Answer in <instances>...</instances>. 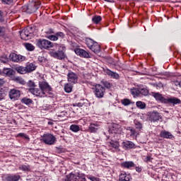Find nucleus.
<instances>
[{"instance_id":"f704fd0d","label":"nucleus","mask_w":181,"mask_h":181,"mask_svg":"<svg viewBox=\"0 0 181 181\" xmlns=\"http://www.w3.org/2000/svg\"><path fill=\"white\" fill-rule=\"evenodd\" d=\"M70 129L71 131H73V132H78V131H80V127L76 124H72L70 127Z\"/></svg>"},{"instance_id":"aec40b11","label":"nucleus","mask_w":181,"mask_h":181,"mask_svg":"<svg viewBox=\"0 0 181 181\" xmlns=\"http://www.w3.org/2000/svg\"><path fill=\"white\" fill-rule=\"evenodd\" d=\"M104 71L105 74H107V76H110L112 78H119V75L118 74L113 72L110 69H105Z\"/></svg>"},{"instance_id":"393cba45","label":"nucleus","mask_w":181,"mask_h":181,"mask_svg":"<svg viewBox=\"0 0 181 181\" xmlns=\"http://www.w3.org/2000/svg\"><path fill=\"white\" fill-rule=\"evenodd\" d=\"M108 146L110 148H113V149L117 151L119 148V143L118 141H112L109 143Z\"/></svg>"},{"instance_id":"2eb2a0df","label":"nucleus","mask_w":181,"mask_h":181,"mask_svg":"<svg viewBox=\"0 0 181 181\" xmlns=\"http://www.w3.org/2000/svg\"><path fill=\"white\" fill-rule=\"evenodd\" d=\"M162 118V116L159 115V112L156 111H153L150 113V120L153 122H156V121H159Z\"/></svg>"},{"instance_id":"052dcab7","label":"nucleus","mask_w":181,"mask_h":181,"mask_svg":"<svg viewBox=\"0 0 181 181\" xmlns=\"http://www.w3.org/2000/svg\"><path fill=\"white\" fill-rule=\"evenodd\" d=\"M23 138H25V139H29V136L26 134H24Z\"/></svg>"},{"instance_id":"4d7b16f0","label":"nucleus","mask_w":181,"mask_h":181,"mask_svg":"<svg viewBox=\"0 0 181 181\" xmlns=\"http://www.w3.org/2000/svg\"><path fill=\"white\" fill-rule=\"evenodd\" d=\"M4 83H5V81H4V79H0V86H4Z\"/></svg>"},{"instance_id":"58836bf2","label":"nucleus","mask_w":181,"mask_h":181,"mask_svg":"<svg viewBox=\"0 0 181 181\" xmlns=\"http://www.w3.org/2000/svg\"><path fill=\"white\" fill-rule=\"evenodd\" d=\"M102 84L103 86H104V87H105V88H111V84L110 83V82L107 81H102Z\"/></svg>"},{"instance_id":"cd10ccee","label":"nucleus","mask_w":181,"mask_h":181,"mask_svg":"<svg viewBox=\"0 0 181 181\" xmlns=\"http://www.w3.org/2000/svg\"><path fill=\"white\" fill-rule=\"evenodd\" d=\"M74 84L73 83H70V82H69L68 83H66L64 86V91L66 93H71L72 90H73V86Z\"/></svg>"},{"instance_id":"a18cd8bd","label":"nucleus","mask_w":181,"mask_h":181,"mask_svg":"<svg viewBox=\"0 0 181 181\" xmlns=\"http://www.w3.org/2000/svg\"><path fill=\"white\" fill-rule=\"evenodd\" d=\"M49 40H53L54 42H56L57 40H58L57 35H56V34L50 35L49 37Z\"/></svg>"},{"instance_id":"4468645a","label":"nucleus","mask_w":181,"mask_h":181,"mask_svg":"<svg viewBox=\"0 0 181 181\" xmlns=\"http://www.w3.org/2000/svg\"><path fill=\"white\" fill-rule=\"evenodd\" d=\"M74 52L77 56H80V57H85L86 59H90V54L87 52V51L80 49V48H76L74 49Z\"/></svg>"},{"instance_id":"f3484780","label":"nucleus","mask_w":181,"mask_h":181,"mask_svg":"<svg viewBox=\"0 0 181 181\" xmlns=\"http://www.w3.org/2000/svg\"><path fill=\"white\" fill-rule=\"evenodd\" d=\"M160 138H165V139H173L175 136L172 135V133L167 131H161L160 133Z\"/></svg>"},{"instance_id":"69168bd1","label":"nucleus","mask_w":181,"mask_h":181,"mask_svg":"<svg viewBox=\"0 0 181 181\" xmlns=\"http://www.w3.org/2000/svg\"><path fill=\"white\" fill-rule=\"evenodd\" d=\"M0 74H1V70H0Z\"/></svg>"},{"instance_id":"79ce46f5","label":"nucleus","mask_w":181,"mask_h":181,"mask_svg":"<svg viewBox=\"0 0 181 181\" xmlns=\"http://www.w3.org/2000/svg\"><path fill=\"white\" fill-rule=\"evenodd\" d=\"M154 87H156L157 88H163V83L160 82H158L154 83Z\"/></svg>"},{"instance_id":"9d476101","label":"nucleus","mask_w":181,"mask_h":181,"mask_svg":"<svg viewBox=\"0 0 181 181\" xmlns=\"http://www.w3.org/2000/svg\"><path fill=\"white\" fill-rule=\"evenodd\" d=\"M95 94L98 98H103L105 93V88H104L103 86L100 84H97L95 86Z\"/></svg>"},{"instance_id":"473e14b6","label":"nucleus","mask_w":181,"mask_h":181,"mask_svg":"<svg viewBox=\"0 0 181 181\" xmlns=\"http://www.w3.org/2000/svg\"><path fill=\"white\" fill-rule=\"evenodd\" d=\"M102 18L100 16H95L93 18H92V22H93V23H95V25H98V23L102 21Z\"/></svg>"},{"instance_id":"39448f33","label":"nucleus","mask_w":181,"mask_h":181,"mask_svg":"<svg viewBox=\"0 0 181 181\" xmlns=\"http://www.w3.org/2000/svg\"><path fill=\"white\" fill-rule=\"evenodd\" d=\"M86 45L93 52V53H100V52H101V47L98 45V42L93 40L92 39H88L86 40Z\"/></svg>"},{"instance_id":"4be33fe9","label":"nucleus","mask_w":181,"mask_h":181,"mask_svg":"<svg viewBox=\"0 0 181 181\" xmlns=\"http://www.w3.org/2000/svg\"><path fill=\"white\" fill-rule=\"evenodd\" d=\"M123 145V148H124L125 149H132V148H134L135 146V144H134V142L132 141H124L122 143Z\"/></svg>"},{"instance_id":"2f4dec72","label":"nucleus","mask_w":181,"mask_h":181,"mask_svg":"<svg viewBox=\"0 0 181 181\" xmlns=\"http://www.w3.org/2000/svg\"><path fill=\"white\" fill-rule=\"evenodd\" d=\"M21 103L22 104H25L26 105H29V104H32L33 103V100H32V99L30 98H23L21 100Z\"/></svg>"},{"instance_id":"bf43d9fd","label":"nucleus","mask_w":181,"mask_h":181,"mask_svg":"<svg viewBox=\"0 0 181 181\" xmlns=\"http://www.w3.org/2000/svg\"><path fill=\"white\" fill-rule=\"evenodd\" d=\"M136 172H141V169L139 167L136 168Z\"/></svg>"},{"instance_id":"680f3d73","label":"nucleus","mask_w":181,"mask_h":181,"mask_svg":"<svg viewBox=\"0 0 181 181\" xmlns=\"http://www.w3.org/2000/svg\"><path fill=\"white\" fill-rule=\"evenodd\" d=\"M48 125H53V122H48Z\"/></svg>"},{"instance_id":"dca6fc26","label":"nucleus","mask_w":181,"mask_h":181,"mask_svg":"<svg viewBox=\"0 0 181 181\" xmlns=\"http://www.w3.org/2000/svg\"><path fill=\"white\" fill-rule=\"evenodd\" d=\"M28 91L37 97H43V93H42V91L39 88H30Z\"/></svg>"},{"instance_id":"ddd939ff","label":"nucleus","mask_w":181,"mask_h":181,"mask_svg":"<svg viewBox=\"0 0 181 181\" xmlns=\"http://www.w3.org/2000/svg\"><path fill=\"white\" fill-rule=\"evenodd\" d=\"M9 59L10 60H12V62H16L18 63L19 62H23V60H25L26 58L22 55H18L16 53H11L9 54Z\"/></svg>"},{"instance_id":"603ef678","label":"nucleus","mask_w":181,"mask_h":181,"mask_svg":"<svg viewBox=\"0 0 181 181\" xmlns=\"http://www.w3.org/2000/svg\"><path fill=\"white\" fill-rule=\"evenodd\" d=\"M4 22V16H2V13L0 11V23Z\"/></svg>"},{"instance_id":"09e8293b","label":"nucleus","mask_w":181,"mask_h":181,"mask_svg":"<svg viewBox=\"0 0 181 181\" xmlns=\"http://www.w3.org/2000/svg\"><path fill=\"white\" fill-rule=\"evenodd\" d=\"M5 35V28L0 26V36H4Z\"/></svg>"},{"instance_id":"72a5a7b5","label":"nucleus","mask_w":181,"mask_h":181,"mask_svg":"<svg viewBox=\"0 0 181 181\" xmlns=\"http://www.w3.org/2000/svg\"><path fill=\"white\" fill-rule=\"evenodd\" d=\"M136 107H138V108H141V110H144V108L146 107V105L145 104V103L142 101H137L136 103Z\"/></svg>"},{"instance_id":"a211bd4d","label":"nucleus","mask_w":181,"mask_h":181,"mask_svg":"<svg viewBox=\"0 0 181 181\" xmlns=\"http://www.w3.org/2000/svg\"><path fill=\"white\" fill-rule=\"evenodd\" d=\"M3 74L7 76L8 77H12V76H14L15 74V71L11 68H4Z\"/></svg>"},{"instance_id":"5701e85b","label":"nucleus","mask_w":181,"mask_h":181,"mask_svg":"<svg viewBox=\"0 0 181 181\" xmlns=\"http://www.w3.org/2000/svg\"><path fill=\"white\" fill-rule=\"evenodd\" d=\"M132 178L131 177V175H127V173H121L119 175V181H129Z\"/></svg>"},{"instance_id":"ea45409f","label":"nucleus","mask_w":181,"mask_h":181,"mask_svg":"<svg viewBox=\"0 0 181 181\" xmlns=\"http://www.w3.org/2000/svg\"><path fill=\"white\" fill-rule=\"evenodd\" d=\"M55 35H57L58 40L59 39H64L65 35L64 34L63 32H58Z\"/></svg>"},{"instance_id":"864d4df0","label":"nucleus","mask_w":181,"mask_h":181,"mask_svg":"<svg viewBox=\"0 0 181 181\" xmlns=\"http://www.w3.org/2000/svg\"><path fill=\"white\" fill-rule=\"evenodd\" d=\"M175 85L177 86V87H180V82H179V81H175Z\"/></svg>"},{"instance_id":"7ed1b4c3","label":"nucleus","mask_w":181,"mask_h":181,"mask_svg":"<svg viewBox=\"0 0 181 181\" xmlns=\"http://www.w3.org/2000/svg\"><path fill=\"white\" fill-rule=\"evenodd\" d=\"M66 47L64 45H60L59 47L58 51H52L49 52V54L54 59H57L58 60H63V59L66 58Z\"/></svg>"},{"instance_id":"4c0bfd02","label":"nucleus","mask_w":181,"mask_h":181,"mask_svg":"<svg viewBox=\"0 0 181 181\" xmlns=\"http://www.w3.org/2000/svg\"><path fill=\"white\" fill-rule=\"evenodd\" d=\"M128 131H129L128 134L130 135V136H134V135H135V134H136L135 129H134L132 127H129Z\"/></svg>"},{"instance_id":"e2e57ef3","label":"nucleus","mask_w":181,"mask_h":181,"mask_svg":"<svg viewBox=\"0 0 181 181\" xmlns=\"http://www.w3.org/2000/svg\"><path fill=\"white\" fill-rule=\"evenodd\" d=\"M107 2H112V0H105Z\"/></svg>"},{"instance_id":"f8f14e48","label":"nucleus","mask_w":181,"mask_h":181,"mask_svg":"<svg viewBox=\"0 0 181 181\" xmlns=\"http://www.w3.org/2000/svg\"><path fill=\"white\" fill-rule=\"evenodd\" d=\"M8 95L11 100L16 101V100H19V98L21 97V90L16 89H11L9 91Z\"/></svg>"},{"instance_id":"8fccbe9b","label":"nucleus","mask_w":181,"mask_h":181,"mask_svg":"<svg viewBox=\"0 0 181 181\" xmlns=\"http://www.w3.org/2000/svg\"><path fill=\"white\" fill-rule=\"evenodd\" d=\"M74 107H79V108H80L81 107H83V104H81V103H74Z\"/></svg>"},{"instance_id":"49530a36","label":"nucleus","mask_w":181,"mask_h":181,"mask_svg":"<svg viewBox=\"0 0 181 181\" xmlns=\"http://www.w3.org/2000/svg\"><path fill=\"white\" fill-rule=\"evenodd\" d=\"M19 169L21 170H24V171L29 170V166L25 165H21V166L19 167Z\"/></svg>"},{"instance_id":"c9c22d12","label":"nucleus","mask_w":181,"mask_h":181,"mask_svg":"<svg viewBox=\"0 0 181 181\" xmlns=\"http://www.w3.org/2000/svg\"><path fill=\"white\" fill-rule=\"evenodd\" d=\"M121 103H122V105H124L125 107H127V105H130L131 100L125 98V99L122 100Z\"/></svg>"},{"instance_id":"e433bc0d","label":"nucleus","mask_w":181,"mask_h":181,"mask_svg":"<svg viewBox=\"0 0 181 181\" xmlns=\"http://www.w3.org/2000/svg\"><path fill=\"white\" fill-rule=\"evenodd\" d=\"M25 48L27 50H29L30 52H32L33 50H35V46L30 43L25 44Z\"/></svg>"},{"instance_id":"c03bdc74","label":"nucleus","mask_w":181,"mask_h":181,"mask_svg":"<svg viewBox=\"0 0 181 181\" xmlns=\"http://www.w3.org/2000/svg\"><path fill=\"white\" fill-rule=\"evenodd\" d=\"M27 86H28V87H30V88H35V82H33L32 81H29L27 83Z\"/></svg>"},{"instance_id":"a19ab883","label":"nucleus","mask_w":181,"mask_h":181,"mask_svg":"<svg viewBox=\"0 0 181 181\" xmlns=\"http://www.w3.org/2000/svg\"><path fill=\"white\" fill-rule=\"evenodd\" d=\"M134 124H135L136 129H142V123H141L138 121H134Z\"/></svg>"},{"instance_id":"de8ad7c7","label":"nucleus","mask_w":181,"mask_h":181,"mask_svg":"<svg viewBox=\"0 0 181 181\" xmlns=\"http://www.w3.org/2000/svg\"><path fill=\"white\" fill-rule=\"evenodd\" d=\"M1 1L6 5H10V4H12L13 2V0H1Z\"/></svg>"},{"instance_id":"37998d69","label":"nucleus","mask_w":181,"mask_h":181,"mask_svg":"<svg viewBox=\"0 0 181 181\" xmlns=\"http://www.w3.org/2000/svg\"><path fill=\"white\" fill-rule=\"evenodd\" d=\"M88 179H89V180H91V181H100V178L95 177L92 176V175H89L88 177Z\"/></svg>"},{"instance_id":"a878e982","label":"nucleus","mask_w":181,"mask_h":181,"mask_svg":"<svg viewBox=\"0 0 181 181\" xmlns=\"http://www.w3.org/2000/svg\"><path fill=\"white\" fill-rule=\"evenodd\" d=\"M15 70L20 74H26V73H28V71L26 70V66H16L15 68Z\"/></svg>"},{"instance_id":"f03ea898","label":"nucleus","mask_w":181,"mask_h":181,"mask_svg":"<svg viewBox=\"0 0 181 181\" xmlns=\"http://www.w3.org/2000/svg\"><path fill=\"white\" fill-rule=\"evenodd\" d=\"M33 36H35V28L33 27H26L20 33V37L23 40H29Z\"/></svg>"},{"instance_id":"9b49d317","label":"nucleus","mask_w":181,"mask_h":181,"mask_svg":"<svg viewBox=\"0 0 181 181\" xmlns=\"http://www.w3.org/2000/svg\"><path fill=\"white\" fill-rule=\"evenodd\" d=\"M67 79L70 84H77V81H78V76L76 73L69 71L67 74Z\"/></svg>"},{"instance_id":"0eeeda50","label":"nucleus","mask_w":181,"mask_h":181,"mask_svg":"<svg viewBox=\"0 0 181 181\" xmlns=\"http://www.w3.org/2000/svg\"><path fill=\"white\" fill-rule=\"evenodd\" d=\"M37 46L40 49H50V47H53V44L47 40L42 39L37 41Z\"/></svg>"},{"instance_id":"20e7f679","label":"nucleus","mask_w":181,"mask_h":181,"mask_svg":"<svg viewBox=\"0 0 181 181\" xmlns=\"http://www.w3.org/2000/svg\"><path fill=\"white\" fill-rule=\"evenodd\" d=\"M39 8H40L39 2L32 1L27 6H23V12H26V13H33L36 12Z\"/></svg>"},{"instance_id":"13d9d810","label":"nucleus","mask_w":181,"mask_h":181,"mask_svg":"<svg viewBox=\"0 0 181 181\" xmlns=\"http://www.w3.org/2000/svg\"><path fill=\"white\" fill-rule=\"evenodd\" d=\"M18 136H21V138L25 136V134L24 133H20L18 134Z\"/></svg>"},{"instance_id":"6e6d98bb","label":"nucleus","mask_w":181,"mask_h":181,"mask_svg":"<svg viewBox=\"0 0 181 181\" xmlns=\"http://www.w3.org/2000/svg\"><path fill=\"white\" fill-rule=\"evenodd\" d=\"M151 159H152V158H151V156H148L146 158V162H149V161H151Z\"/></svg>"},{"instance_id":"0e129e2a","label":"nucleus","mask_w":181,"mask_h":181,"mask_svg":"<svg viewBox=\"0 0 181 181\" xmlns=\"http://www.w3.org/2000/svg\"><path fill=\"white\" fill-rule=\"evenodd\" d=\"M180 87H181V82H180Z\"/></svg>"},{"instance_id":"423d86ee","label":"nucleus","mask_w":181,"mask_h":181,"mask_svg":"<svg viewBox=\"0 0 181 181\" xmlns=\"http://www.w3.org/2000/svg\"><path fill=\"white\" fill-rule=\"evenodd\" d=\"M64 181H86V175L84 174H74L71 173L69 175L66 176Z\"/></svg>"},{"instance_id":"c85d7f7f","label":"nucleus","mask_w":181,"mask_h":181,"mask_svg":"<svg viewBox=\"0 0 181 181\" xmlns=\"http://www.w3.org/2000/svg\"><path fill=\"white\" fill-rule=\"evenodd\" d=\"M21 179V175H8L6 177L7 181H18Z\"/></svg>"},{"instance_id":"5fc2aeb1","label":"nucleus","mask_w":181,"mask_h":181,"mask_svg":"<svg viewBox=\"0 0 181 181\" xmlns=\"http://www.w3.org/2000/svg\"><path fill=\"white\" fill-rule=\"evenodd\" d=\"M0 100H4V93L0 90Z\"/></svg>"},{"instance_id":"7c9ffc66","label":"nucleus","mask_w":181,"mask_h":181,"mask_svg":"<svg viewBox=\"0 0 181 181\" xmlns=\"http://www.w3.org/2000/svg\"><path fill=\"white\" fill-rule=\"evenodd\" d=\"M139 90L140 95H146L148 94V91L146 88H144V86H139Z\"/></svg>"},{"instance_id":"6ab92c4d","label":"nucleus","mask_w":181,"mask_h":181,"mask_svg":"<svg viewBox=\"0 0 181 181\" xmlns=\"http://www.w3.org/2000/svg\"><path fill=\"white\" fill-rule=\"evenodd\" d=\"M100 129V125H98L97 123H91L90 125H89V127H88V131L89 132H97V131H98V129Z\"/></svg>"},{"instance_id":"f257e3e1","label":"nucleus","mask_w":181,"mask_h":181,"mask_svg":"<svg viewBox=\"0 0 181 181\" xmlns=\"http://www.w3.org/2000/svg\"><path fill=\"white\" fill-rule=\"evenodd\" d=\"M153 97H154L157 101H160V103H163L164 104H173V105H176L177 104L181 103L180 99L177 98H168L166 99L159 93H153Z\"/></svg>"},{"instance_id":"3c124183","label":"nucleus","mask_w":181,"mask_h":181,"mask_svg":"<svg viewBox=\"0 0 181 181\" xmlns=\"http://www.w3.org/2000/svg\"><path fill=\"white\" fill-rule=\"evenodd\" d=\"M44 60H45V57H38V62H40L42 63V62H43Z\"/></svg>"},{"instance_id":"bb28decb","label":"nucleus","mask_w":181,"mask_h":181,"mask_svg":"<svg viewBox=\"0 0 181 181\" xmlns=\"http://www.w3.org/2000/svg\"><path fill=\"white\" fill-rule=\"evenodd\" d=\"M25 69L27 70V73H31V71L36 70V66L33 63H30L26 65Z\"/></svg>"},{"instance_id":"6e6552de","label":"nucleus","mask_w":181,"mask_h":181,"mask_svg":"<svg viewBox=\"0 0 181 181\" xmlns=\"http://www.w3.org/2000/svg\"><path fill=\"white\" fill-rule=\"evenodd\" d=\"M42 141L46 145H54V142H56V137L52 134H44L42 137Z\"/></svg>"},{"instance_id":"b1692460","label":"nucleus","mask_w":181,"mask_h":181,"mask_svg":"<svg viewBox=\"0 0 181 181\" xmlns=\"http://www.w3.org/2000/svg\"><path fill=\"white\" fill-rule=\"evenodd\" d=\"M11 78L13 81H16V83H19V84H26V81H25V80L21 76H12Z\"/></svg>"},{"instance_id":"c756f323","label":"nucleus","mask_w":181,"mask_h":181,"mask_svg":"<svg viewBox=\"0 0 181 181\" xmlns=\"http://www.w3.org/2000/svg\"><path fill=\"white\" fill-rule=\"evenodd\" d=\"M131 94L132 95H134V97H139V88H133L131 89Z\"/></svg>"},{"instance_id":"1a4fd4ad","label":"nucleus","mask_w":181,"mask_h":181,"mask_svg":"<svg viewBox=\"0 0 181 181\" xmlns=\"http://www.w3.org/2000/svg\"><path fill=\"white\" fill-rule=\"evenodd\" d=\"M39 87L43 97L52 91V88L47 82H40Z\"/></svg>"},{"instance_id":"412c9836","label":"nucleus","mask_w":181,"mask_h":181,"mask_svg":"<svg viewBox=\"0 0 181 181\" xmlns=\"http://www.w3.org/2000/svg\"><path fill=\"white\" fill-rule=\"evenodd\" d=\"M122 168H125L126 169H129V168H134L135 163L132 161L123 162L121 164Z\"/></svg>"}]
</instances>
